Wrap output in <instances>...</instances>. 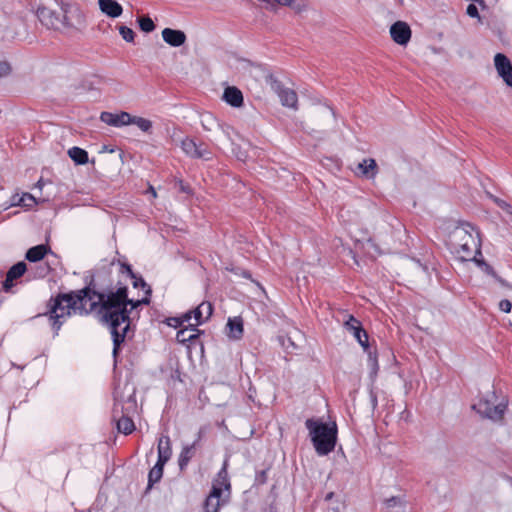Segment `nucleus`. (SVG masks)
I'll list each match as a JSON object with an SVG mask.
<instances>
[{
  "mask_svg": "<svg viewBox=\"0 0 512 512\" xmlns=\"http://www.w3.org/2000/svg\"><path fill=\"white\" fill-rule=\"evenodd\" d=\"M164 465L165 464L163 463L156 462L154 467L149 471L147 489H150L155 483L161 480L163 476Z\"/></svg>",
  "mask_w": 512,
  "mask_h": 512,
  "instance_id": "26",
  "label": "nucleus"
},
{
  "mask_svg": "<svg viewBox=\"0 0 512 512\" xmlns=\"http://www.w3.org/2000/svg\"><path fill=\"white\" fill-rule=\"evenodd\" d=\"M161 32L168 33V32H181V31L180 30L171 29V28H164Z\"/></svg>",
  "mask_w": 512,
  "mask_h": 512,
  "instance_id": "47",
  "label": "nucleus"
},
{
  "mask_svg": "<svg viewBox=\"0 0 512 512\" xmlns=\"http://www.w3.org/2000/svg\"><path fill=\"white\" fill-rule=\"evenodd\" d=\"M27 266L26 263L20 261L14 264L6 273L5 280L2 282V288L5 292H9L13 287V281L23 276L26 272Z\"/></svg>",
  "mask_w": 512,
  "mask_h": 512,
  "instance_id": "10",
  "label": "nucleus"
},
{
  "mask_svg": "<svg viewBox=\"0 0 512 512\" xmlns=\"http://www.w3.org/2000/svg\"><path fill=\"white\" fill-rule=\"evenodd\" d=\"M100 120L109 126L122 127L130 125V114L124 111L118 114L102 112L100 115Z\"/></svg>",
  "mask_w": 512,
  "mask_h": 512,
  "instance_id": "11",
  "label": "nucleus"
},
{
  "mask_svg": "<svg viewBox=\"0 0 512 512\" xmlns=\"http://www.w3.org/2000/svg\"><path fill=\"white\" fill-rule=\"evenodd\" d=\"M472 409L479 413L483 418L498 422L504 417V413L507 409V402L502 401L494 404L491 399H480L476 404L472 405Z\"/></svg>",
  "mask_w": 512,
  "mask_h": 512,
  "instance_id": "5",
  "label": "nucleus"
},
{
  "mask_svg": "<svg viewBox=\"0 0 512 512\" xmlns=\"http://www.w3.org/2000/svg\"><path fill=\"white\" fill-rule=\"evenodd\" d=\"M124 267L128 271L129 275L134 279L133 285H134L135 288H137V287H146L147 286V284L145 283L143 278L135 276V274L133 273L130 265H124Z\"/></svg>",
  "mask_w": 512,
  "mask_h": 512,
  "instance_id": "38",
  "label": "nucleus"
},
{
  "mask_svg": "<svg viewBox=\"0 0 512 512\" xmlns=\"http://www.w3.org/2000/svg\"><path fill=\"white\" fill-rule=\"evenodd\" d=\"M87 285L76 291L69 293H60L49 302V311L45 314L49 316L51 326L58 333L64 321L72 314L87 315L93 311H98L101 307L99 294L94 278L91 276Z\"/></svg>",
  "mask_w": 512,
  "mask_h": 512,
  "instance_id": "2",
  "label": "nucleus"
},
{
  "mask_svg": "<svg viewBox=\"0 0 512 512\" xmlns=\"http://www.w3.org/2000/svg\"><path fill=\"white\" fill-rule=\"evenodd\" d=\"M257 480L261 484L265 483V481H266V471L265 470H262L261 472L258 473Z\"/></svg>",
  "mask_w": 512,
  "mask_h": 512,
  "instance_id": "42",
  "label": "nucleus"
},
{
  "mask_svg": "<svg viewBox=\"0 0 512 512\" xmlns=\"http://www.w3.org/2000/svg\"><path fill=\"white\" fill-rule=\"evenodd\" d=\"M412 34H391L392 39L399 45H406Z\"/></svg>",
  "mask_w": 512,
  "mask_h": 512,
  "instance_id": "39",
  "label": "nucleus"
},
{
  "mask_svg": "<svg viewBox=\"0 0 512 512\" xmlns=\"http://www.w3.org/2000/svg\"><path fill=\"white\" fill-rule=\"evenodd\" d=\"M389 32H411V29L406 22L397 21L390 27Z\"/></svg>",
  "mask_w": 512,
  "mask_h": 512,
  "instance_id": "36",
  "label": "nucleus"
},
{
  "mask_svg": "<svg viewBox=\"0 0 512 512\" xmlns=\"http://www.w3.org/2000/svg\"><path fill=\"white\" fill-rule=\"evenodd\" d=\"M222 488L217 484H213L212 490L207 496L204 503V511L205 512H218L221 506V503L224 500H221L222 496Z\"/></svg>",
  "mask_w": 512,
  "mask_h": 512,
  "instance_id": "12",
  "label": "nucleus"
},
{
  "mask_svg": "<svg viewBox=\"0 0 512 512\" xmlns=\"http://www.w3.org/2000/svg\"><path fill=\"white\" fill-rule=\"evenodd\" d=\"M213 312V306L210 302H202L195 310H194V318L197 321L196 325L203 323L205 320L209 319Z\"/></svg>",
  "mask_w": 512,
  "mask_h": 512,
  "instance_id": "23",
  "label": "nucleus"
},
{
  "mask_svg": "<svg viewBox=\"0 0 512 512\" xmlns=\"http://www.w3.org/2000/svg\"><path fill=\"white\" fill-rule=\"evenodd\" d=\"M358 169L360 173L366 178H373L377 172L376 161L372 158L364 159L361 163L358 164Z\"/></svg>",
  "mask_w": 512,
  "mask_h": 512,
  "instance_id": "24",
  "label": "nucleus"
},
{
  "mask_svg": "<svg viewBox=\"0 0 512 512\" xmlns=\"http://www.w3.org/2000/svg\"><path fill=\"white\" fill-rule=\"evenodd\" d=\"M212 155L213 154L211 150L208 148V146L203 143H200L197 144L196 151L193 154L192 158L210 160L212 159Z\"/></svg>",
  "mask_w": 512,
  "mask_h": 512,
  "instance_id": "30",
  "label": "nucleus"
},
{
  "mask_svg": "<svg viewBox=\"0 0 512 512\" xmlns=\"http://www.w3.org/2000/svg\"><path fill=\"white\" fill-rule=\"evenodd\" d=\"M150 190H151V194H153V196L155 197L156 196V192H155L154 188L150 187Z\"/></svg>",
  "mask_w": 512,
  "mask_h": 512,
  "instance_id": "53",
  "label": "nucleus"
},
{
  "mask_svg": "<svg viewBox=\"0 0 512 512\" xmlns=\"http://www.w3.org/2000/svg\"><path fill=\"white\" fill-rule=\"evenodd\" d=\"M135 35H136V34H122L123 39H124L126 42H134Z\"/></svg>",
  "mask_w": 512,
  "mask_h": 512,
  "instance_id": "43",
  "label": "nucleus"
},
{
  "mask_svg": "<svg viewBox=\"0 0 512 512\" xmlns=\"http://www.w3.org/2000/svg\"><path fill=\"white\" fill-rule=\"evenodd\" d=\"M138 23L142 32H151L155 29V24L149 16L139 17Z\"/></svg>",
  "mask_w": 512,
  "mask_h": 512,
  "instance_id": "34",
  "label": "nucleus"
},
{
  "mask_svg": "<svg viewBox=\"0 0 512 512\" xmlns=\"http://www.w3.org/2000/svg\"><path fill=\"white\" fill-rule=\"evenodd\" d=\"M370 396H371L372 406H373V408H375L377 406V396L373 392H371Z\"/></svg>",
  "mask_w": 512,
  "mask_h": 512,
  "instance_id": "45",
  "label": "nucleus"
},
{
  "mask_svg": "<svg viewBox=\"0 0 512 512\" xmlns=\"http://www.w3.org/2000/svg\"><path fill=\"white\" fill-rule=\"evenodd\" d=\"M202 126L206 131H216V140L223 145L233 143L231 139L232 128L228 125L219 123L211 114H204L201 120Z\"/></svg>",
  "mask_w": 512,
  "mask_h": 512,
  "instance_id": "6",
  "label": "nucleus"
},
{
  "mask_svg": "<svg viewBox=\"0 0 512 512\" xmlns=\"http://www.w3.org/2000/svg\"><path fill=\"white\" fill-rule=\"evenodd\" d=\"M146 293L147 294H151V288L148 286L147 290H146Z\"/></svg>",
  "mask_w": 512,
  "mask_h": 512,
  "instance_id": "54",
  "label": "nucleus"
},
{
  "mask_svg": "<svg viewBox=\"0 0 512 512\" xmlns=\"http://www.w3.org/2000/svg\"><path fill=\"white\" fill-rule=\"evenodd\" d=\"M3 277H4V274H3V272H1V271H0V283H1V284H2V282L4 281V280H3Z\"/></svg>",
  "mask_w": 512,
  "mask_h": 512,
  "instance_id": "52",
  "label": "nucleus"
},
{
  "mask_svg": "<svg viewBox=\"0 0 512 512\" xmlns=\"http://www.w3.org/2000/svg\"><path fill=\"white\" fill-rule=\"evenodd\" d=\"M196 147H197V143L191 138H185L181 142L182 150L184 151V153L187 156H189L191 158L196 151Z\"/></svg>",
  "mask_w": 512,
  "mask_h": 512,
  "instance_id": "33",
  "label": "nucleus"
},
{
  "mask_svg": "<svg viewBox=\"0 0 512 512\" xmlns=\"http://www.w3.org/2000/svg\"><path fill=\"white\" fill-rule=\"evenodd\" d=\"M190 319H191V314L190 313L185 314L184 320L189 321Z\"/></svg>",
  "mask_w": 512,
  "mask_h": 512,
  "instance_id": "49",
  "label": "nucleus"
},
{
  "mask_svg": "<svg viewBox=\"0 0 512 512\" xmlns=\"http://www.w3.org/2000/svg\"><path fill=\"white\" fill-rule=\"evenodd\" d=\"M333 497V492H330L326 495L325 499L330 500Z\"/></svg>",
  "mask_w": 512,
  "mask_h": 512,
  "instance_id": "51",
  "label": "nucleus"
},
{
  "mask_svg": "<svg viewBox=\"0 0 512 512\" xmlns=\"http://www.w3.org/2000/svg\"><path fill=\"white\" fill-rule=\"evenodd\" d=\"M365 352L367 353L368 356V366L370 367L371 370L370 374L372 377H375L379 370L377 353L376 351H372L370 348H368V351Z\"/></svg>",
  "mask_w": 512,
  "mask_h": 512,
  "instance_id": "32",
  "label": "nucleus"
},
{
  "mask_svg": "<svg viewBox=\"0 0 512 512\" xmlns=\"http://www.w3.org/2000/svg\"><path fill=\"white\" fill-rule=\"evenodd\" d=\"M473 260L484 273L493 277L501 286L512 288V286L509 285L503 278H501L493 269V267L489 265L486 261H484L483 259H476L475 257L473 258Z\"/></svg>",
  "mask_w": 512,
  "mask_h": 512,
  "instance_id": "19",
  "label": "nucleus"
},
{
  "mask_svg": "<svg viewBox=\"0 0 512 512\" xmlns=\"http://www.w3.org/2000/svg\"><path fill=\"white\" fill-rule=\"evenodd\" d=\"M466 12L470 17L478 16V9L473 3L468 5Z\"/></svg>",
  "mask_w": 512,
  "mask_h": 512,
  "instance_id": "41",
  "label": "nucleus"
},
{
  "mask_svg": "<svg viewBox=\"0 0 512 512\" xmlns=\"http://www.w3.org/2000/svg\"><path fill=\"white\" fill-rule=\"evenodd\" d=\"M49 251L50 248L48 245L40 244L28 249L25 258L29 262H38L42 260Z\"/></svg>",
  "mask_w": 512,
  "mask_h": 512,
  "instance_id": "18",
  "label": "nucleus"
},
{
  "mask_svg": "<svg viewBox=\"0 0 512 512\" xmlns=\"http://www.w3.org/2000/svg\"><path fill=\"white\" fill-rule=\"evenodd\" d=\"M311 442L319 456L331 453L337 442V425L335 422L325 423L321 419L309 418L305 421Z\"/></svg>",
  "mask_w": 512,
  "mask_h": 512,
  "instance_id": "3",
  "label": "nucleus"
},
{
  "mask_svg": "<svg viewBox=\"0 0 512 512\" xmlns=\"http://www.w3.org/2000/svg\"><path fill=\"white\" fill-rule=\"evenodd\" d=\"M157 450H158L157 462L166 464L172 455L171 441H170L169 436L163 435L160 437Z\"/></svg>",
  "mask_w": 512,
  "mask_h": 512,
  "instance_id": "13",
  "label": "nucleus"
},
{
  "mask_svg": "<svg viewBox=\"0 0 512 512\" xmlns=\"http://www.w3.org/2000/svg\"><path fill=\"white\" fill-rule=\"evenodd\" d=\"M345 329L351 333L357 342L363 347L364 351L370 348L368 334L363 329L361 322L353 315H349L348 319L344 322Z\"/></svg>",
  "mask_w": 512,
  "mask_h": 512,
  "instance_id": "7",
  "label": "nucleus"
},
{
  "mask_svg": "<svg viewBox=\"0 0 512 512\" xmlns=\"http://www.w3.org/2000/svg\"><path fill=\"white\" fill-rule=\"evenodd\" d=\"M213 484H217L222 488V493L224 490L228 491L230 490V481L228 478V472H227V462L225 461L223 464V467L220 469V471L217 474V478L214 480Z\"/></svg>",
  "mask_w": 512,
  "mask_h": 512,
  "instance_id": "27",
  "label": "nucleus"
},
{
  "mask_svg": "<svg viewBox=\"0 0 512 512\" xmlns=\"http://www.w3.org/2000/svg\"><path fill=\"white\" fill-rule=\"evenodd\" d=\"M99 301L101 307L97 311V316L100 322L108 326L111 331L113 356L116 358L130 328V313L141 305H148L150 298L131 300L128 298L127 287H120L116 291H101Z\"/></svg>",
  "mask_w": 512,
  "mask_h": 512,
  "instance_id": "1",
  "label": "nucleus"
},
{
  "mask_svg": "<svg viewBox=\"0 0 512 512\" xmlns=\"http://www.w3.org/2000/svg\"><path fill=\"white\" fill-rule=\"evenodd\" d=\"M497 203L500 207H504V206H507V204L504 202V201H498L497 200Z\"/></svg>",
  "mask_w": 512,
  "mask_h": 512,
  "instance_id": "50",
  "label": "nucleus"
},
{
  "mask_svg": "<svg viewBox=\"0 0 512 512\" xmlns=\"http://www.w3.org/2000/svg\"><path fill=\"white\" fill-rule=\"evenodd\" d=\"M136 125L141 131L151 134L152 133V121L139 116H132L130 114V125Z\"/></svg>",
  "mask_w": 512,
  "mask_h": 512,
  "instance_id": "28",
  "label": "nucleus"
},
{
  "mask_svg": "<svg viewBox=\"0 0 512 512\" xmlns=\"http://www.w3.org/2000/svg\"><path fill=\"white\" fill-rule=\"evenodd\" d=\"M242 276H243V277H245V278H247V279H250V278H251V274H250V272H249V271H243Z\"/></svg>",
  "mask_w": 512,
  "mask_h": 512,
  "instance_id": "48",
  "label": "nucleus"
},
{
  "mask_svg": "<svg viewBox=\"0 0 512 512\" xmlns=\"http://www.w3.org/2000/svg\"><path fill=\"white\" fill-rule=\"evenodd\" d=\"M200 331L196 328V325H189L186 328L179 330L176 334V340L179 343L191 342L198 338Z\"/></svg>",
  "mask_w": 512,
  "mask_h": 512,
  "instance_id": "21",
  "label": "nucleus"
},
{
  "mask_svg": "<svg viewBox=\"0 0 512 512\" xmlns=\"http://www.w3.org/2000/svg\"><path fill=\"white\" fill-rule=\"evenodd\" d=\"M180 189L182 192L189 194L191 192V189L189 186L184 185L182 181H180Z\"/></svg>",
  "mask_w": 512,
  "mask_h": 512,
  "instance_id": "44",
  "label": "nucleus"
},
{
  "mask_svg": "<svg viewBox=\"0 0 512 512\" xmlns=\"http://www.w3.org/2000/svg\"><path fill=\"white\" fill-rule=\"evenodd\" d=\"M512 308V303L508 299H503L499 303V309L505 313H509Z\"/></svg>",
  "mask_w": 512,
  "mask_h": 512,
  "instance_id": "40",
  "label": "nucleus"
},
{
  "mask_svg": "<svg viewBox=\"0 0 512 512\" xmlns=\"http://www.w3.org/2000/svg\"><path fill=\"white\" fill-rule=\"evenodd\" d=\"M278 96L283 106L289 108H297L298 97L297 93L289 88H279Z\"/></svg>",
  "mask_w": 512,
  "mask_h": 512,
  "instance_id": "17",
  "label": "nucleus"
},
{
  "mask_svg": "<svg viewBox=\"0 0 512 512\" xmlns=\"http://www.w3.org/2000/svg\"><path fill=\"white\" fill-rule=\"evenodd\" d=\"M223 99L226 103L233 107H240L243 105V94L235 86L227 87L223 93Z\"/></svg>",
  "mask_w": 512,
  "mask_h": 512,
  "instance_id": "14",
  "label": "nucleus"
},
{
  "mask_svg": "<svg viewBox=\"0 0 512 512\" xmlns=\"http://www.w3.org/2000/svg\"><path fill=\"white\" fill-rule=\"evenodd\" d=\"M494 65L505 84L512 87V64L509 58L502 53H497L494 57Z\"/></svg>",
  "mask_w": 512,
  "mask_h": 512,
  "instance_id": "8",
  "label": "nucleus"
},
{
  "mask_svg": "<svg viewBox=\"0 0 512 512\" xmlns=\"http://www.w3.org/2000/svg\"><path fill=\"white\" fill-rule=\"evenodd\" d=\"M226 328L229 338L239 340L243 336V320L240 317L229 318Z\"/></svg>",
  "mask_w": 512,
  "mask_h": 512,
  "instance_id": "15",
  "label": "nucleus"
},
{
  "mask_svg": "<svg viewBox=\"0 0 512 512\" xmlns=\"http://www.w3.org/2000/svg\"><path fill=\"white\" fill-rule=\"evenodd\" d=\"M119 32H133L130 28H127L125 26H120Z\"/></svg>",
  "mask_w": 512,
  "mask_h": 512,
  "instance_id": "46",
  "label": "nucleus"
},
{
  "mask_svg": "<svg viewBox=\"0 0 512 512\" xmlns=\"http://www.w3.org/2000/svg\"><path fill=\"white\" fill-rule=\"evenodd\" d=\"M100 10L110 17H118L122 13L121 5L115 0H99L98 1Z\"/></svg>",
  "mask_w": 512,
  "mask_h": 512,
  "instance_id": "16",
  "label": "nucleus"
},
{
  "mask_svg": "<svg viewBox=\"0 0 512 512\" xmlns=\"http://www.w3.org/2000/svg\"><path fill=\"white\" fill-rule=\"evenodd\" d=\"M38 19L48 28L56 29L55 24L59 21L56 11L50 3H42L36 11Z\"/></svg>",
  "mask_w": 512,
  "mask_h": 512,
  "instance_id": "9",
  "label": "nucleus"
},
{
  "mask_svg": "<svg viewBox=\"0 0 512 512\" xmlns=\"http://www.w3.org/2000/svg\"><path fill=\"white\" fill-rule=\"evenodd\" d=\"M117 429L119 432L128 435L134 431L135 425L132 419L129 418L128 416H121L117 420Z\"/></svg>",
  "mask_w": 512,
  "mask_h": 512,
  "instance_id": "29",
  "label": "nucleus"
},
{
  "mask_svg": "<svg viewBox=\"0 0 512 512\" xmlns=\"http://www.w3.org/2000/svg\"><path fill=\"white\" fill-rule=\"evenodd\" d=\"M162 37L166 43L177 47L185 42L186 34H162Z\"/></svg>",
  "mask_w": 512,
  "mask_h": 512,
  "instance_id": "31",
  "label": "nucleus"
},
{
  "mask_svg": "<svg viewBox=\"0 0 512 512\" xmlns=\"http://www.w3.org/2000/svg\"><path fill=\"white\" fill-rule=\"evenodd\" d=\"M384 505L387 509H391L394 507H402L403 499L399 496H392L384 500Z\"/></svg>",
  "mask_w": 512,
  "mask_h": 512,
  "instance_id": "35",
  "label": "nucleus"
},
{
  "mask_svg": "<svg viewBox=\"0 0 512 512\" xmlns=\"http://www.w3.org/2000/svg\"><path fill=\"white\" fill-rule=\"evenodd\" d=\"M69 157L75 162L77 165H83L88 163V153L84 149L80 147H72L68 150Z\"/></svg>",
  "mask_w": 512,
  "mask_h": 512,
  "instance_id": "25",
  "label": "nucleus"
},
{
  "mask_svg": "<svg viewBox=\"0 0 512 512\" xmlns=\"http://www.w3.org/2000/svg\"><path fill=\"white\" fill-rule=\"evenodd\" d=\"M471 230L474 228L469 223H465L455 227L450 234V246L462 260H472L475 257L474 253H481L479 241Z\"/></svg>",
  "mask_w": 512,
  "mask_h": 512,
  "instance_id": "4",
  "label": "nucleus"
},
{
  "mask_svg": "<svg viewBox=\"0 0 512 512\" xmlns=\"http://www.w3.org/2000/svg\"><path fill=\"white\" fill-rule=\"evenodd\" d=\"M196 443L197 442H194L191 445H186L183 447L178 459V465L181 471L186 469L188 463L194 457L196 451Z\"/></svg>",
  "mask_w": 512,
  "mask_h": 512,
  "instance_id": "20",
  "label": "nucleus"
},
{
  "mask_svg": "<svg viewBox=\"0 0 512 512\" xmlns=\"http://www.w3.org/2000/svg\"><path fill=\"white\" fill-rule=\"evenodd\" d=\"M36 204V199L30 193H23L22 195L14 194L10 199L11 206H20L31 208Z\"/></svg>",
  "mask_w": 512,
  "mask_h": 512,
  "instance_id": "22",
  "label": "nucleus"
},
{
  "mask_svg": "<svg viewBox=\"0 0 512 512\" xmlns=\"http://www.w3.org/2000/svg\"><path fill=\"white\" fill-rule=\"evenodd\" d=\"M12 73V65L7 60H0V78L7 77Z\"/></svg>",
  "mask_w": 512,
  "mask_h": 512,
  "instance_id": "37",
  "label": "nucleus"
}]
</instances>
